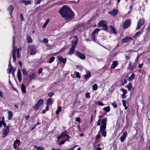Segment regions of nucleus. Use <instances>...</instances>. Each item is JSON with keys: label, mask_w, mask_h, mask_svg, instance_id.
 I'll return each mask as SVG.
<instances>
[{"label": "nucleus", "mask_w": 150, "mask_h": 150, "mask_svg": "<svg viewBox=\"0 0 150 150\" xmlns=\"http://www.w3.org/2000/svg\"><path fill=\"white\" fill-rule=\"evenodd\" d=\"M62 17L66 20L71 19L74 17L73 13L69 8L65 6H63L59 11Z\"/></svg>", "instance_id": "1"}, {"label": "nucleus", "mask_w": 150, "mask_h": 150, "mask_svg": "<svg viewBox=\"0 0 150 150\" xmlns=\"http://www.w3.org/2000/svg\"><path fill=\"white\" fill-rule=\"evenodd\" d=\"M78 38L76 36L72 38L71 42L72 43L71 47L69 49V51L68 53L69 54H72L75 52V47L76 46L77 43Z\"/></svg>", "instance_id": "2"}, {"label": "nucleus", "mask_w": 150, "mask_h": 150, "mask_svg": "<svg viewBox=\"0 0 150 150\" xmlns=\"http://www.w3.org/2000/svg\"><path fill=\"white\" fill-rule=\"evenodd\" d=\"M28 51L31 55H34L36 53V49L34 45H30L28 46Z\"/></svg>", "instance_id": "3"}, {"label": "nucleus", "mask_w": 150, "mask_h": 150, "mask_svg": "<svg viewBox=\"0 0 150 150\" xmlns=\"http://www.w3.org/2000/svg\"><path fill=\"white\" fill-rule=\"evenodd\" d=\"M97 26L98 27H102L104 30L106 31L108 30V27L106 24V22L105 21H100L98 24Z\"/></svg>", "instance_id": "4"}, {"label": "nucleus", "mask_w": 150, "mask_h": 150, "mask_svg": "<svg viewBox=\"0 0 150 150\" xmlns=\"http://www.w3.org/2000/svg\"><path fill=\"white\" fill-rule=\"evenodd\" d=\"M131 20L130 19L127 20L123 25V27L125 29L128 28L130 25Z\"/></svg>", "instance_id": "5"}, {"label": "nucleus", "mask_w": 150, "mask_h": 150, "mask_svg": "<svg viewBox=\"0 0 150 150\" xmlns=\"http://www.w3.org/2000/svg\"><path fill=\"white\" fill-rule=\"evenodd\" d=\"M13 46V48L12 51V57L13 60V62H15L16 59V54L17 50V47L14 46V45Z\"/></svg>", "instance_id": "6"}, {"label": "nucleus", "mask_w": 150, "mask_h": 150, "mask_svg": "<svg viewBox=\"0 0 150 150\" xmlns=\"http://www.w3.org/2000/svg\"><path fill=\"white\" fill-rule=\"evenodd\" d=\"M76 55L82 59H84L86 58L84 54L81 53L78 51H76Z\"/></svg>", "instance_id": "7"}, {"label": "nucleus", "mask_w": 150, "mask_h": 150, "mask_svg": "<svg viewBox=\"0 0 150 150\" xmlns=\"http://www.w3.org/2000/svg\"><path fill=\"white\" fill-rule=\"evenodd\" d=\"M9 126L8 125L6 128V129L4 130L3 132V136H2V137H5L9 133Z\"/></svg>", "instance_id": "8"}, {"label": "nucleus", "mask_w": 150, "mask_h": 150, "mask_svg": "<svg viewBox=\"0 0 150 150\" xmlns=\"http://www.w3.org/2000/svg\"><path fill=\"white\" fill-rule=\"evenodd\" d=\"M106 127H100V133L103 136L105 137L106 134Z\"/></svg>", "instance_id": "9"}, {"label": "nucleus", "mask_w": 150, "mask_h": 150, "mask_svg": "<svg viewBox=\"0 0 150 150\" xmlns=\"http://www.w3.org/2000/svg\"><path fill=\"white\" fill-rule=\"evenodd\" d=\"M132 40V39L131 37H125L124 38L122 39L121 42L122 43H127Z\"/></svg>", "instance_id": "10"}, {"label": "nucleus", "mask_w": 150, "mask_h": 150, "mask_svg": "<svg viewBox=\"0 0 150 150\" xmlns=\"http://www.w3.org/2000/svg\"><path fill=\"white\" fill-rule=\"evenodd\" d=\"M14 8L12 5H10L8 7L7 10L8 11L9 14L11 16H12V13Z\"/></svg>", "instance_id": "11"}, {"label": "nucleus", "mask_w": 150, "mask_h": 150, "mask_svg": "<svg viewBox=\"0 0 150 150\" xmlns=\"http://www.w3.org/2000/svg\"><path fill=\"white\" fill-rule=\"evenodd\" d=\"M107 118H105L103 119L101 121V125L100 127H106L107 125Z\"/></svg>", "instance_id": "12"}, {"label": "nucleus", "mask_w": 150, "mask_h": 150, "mask_svg": "<svg viewBox=\"0 0 150 150\" xmlns=\"http://www.w3.org/2000/svg\"><path fill=\"white\" fill-rule=\"evenodd\" d=\"M20 140L19 139H16V140L14 141L13 143V148L16 149L17 148V146L16 145H18V146H19L20 144Z\"/></svg>", "instance_id": "13"}, {"label": "nucleus", "mask_w": 150, "mask_h": 150, "mask_svg": "<svg viewBox=\"0 0 150 150\" xmlns=\"http://www.w3.org/2000/svg\"><path fill=\"white\" fill-rule=\"evenodd\" d=\"M58 60L60 62H62L63 64H65L67 61L66 58H63L62 57L59 56L58 57Z\"/></svg>", "instance_id": "14"}, {"label": "nucleus", "mask_w": 150, "mask_h": 150, "mask_svg": "<svg viewBox=\"0 0 150 150\" xmlns=\"http://www.w3.org/2000/svg\"><path fill=\"white\" fill-rule=\"evenodd\" d=\"M127 135V133L126 132H123L122 136L120 138V141L121 142H123L124 141Z\"/></svg>", "instance_id": "15"}, {"label": "nucleus", "mask_w": 150, "mask_h": 150, "mask_svg": "<svg viewBox=\"0 0 150 150\" xmlns=\"http://www.w3.org/2000/svg\"><path fill=\"white\" fill-rule=\"evenodd\" d=\"M17 77L19 81V82L21 81L22 80V75L20 69H18V70L17 73Z\"/></svg>", "instance_id": "16"}, {"label": "nucleus", "mask_w": 150, "mask_h": 150, "mask_svg": "<svg viewBox=\"0 0 150 150\" xmlns=\"http://www.w3.org/2000/svg\"><path fill=\"white\" fill-rule=\"evenodd\" d=\"M108 13L111 15L114 16H116L117 13V10L115 9H113L112 11L109 12Z\"/></svg>", "instance_id": "17"}, {"label": "nucleus", "mask_w": 150, "mask_h": 150, "mask_svg": "<svg viewBox=\"0 0 150 150\" xmlns=\"http://www.w3.org/2000/svg\"><path fill=\"white\" fill-rule=\"evenodd\" d=\"M54 99L52 98H50L47 100V105H52L53 103Z\"/></svg>", "instance_id": "18"}, {"label": "nucleus", "mask_w": 150, "mask_h": 150, "mask_svg": "<svg viewBox=\"0 0 150 150\" xmlns=\"http://www.w3.org/2000/svg\"><path fill=\"white\" fill-rule=\"evenodd\" d=\"M86 74L84 75V78L86 79H88L91 76V74L89 71H86Z\"/></svg>", "instance_id": "19"}, {"label": "nucleus", "mask_w": 150, "mask_h": 150, "mask_svg": "<svg viewBox=\"0 0 150 150\" xmlns=\"http://www.w3.org/2000/svg\"><path fill=\"white\" fill-rule=\"evenodd\" d=\"M21 87L22 92L23 93H26V87L25 85L23 83H22L21 85Z\"/></svg>", "instance_id": "20"}, {"label": "nucleus", "mask_w": 150, "mask_h": 150, "mask_svg": "<svg viewBox=\"0 0 150 150\" xmlns=\"http://www.w3.org/2000/svg\"><path fill=\"white\" fill-rule=\"evenodd\" d=\"M20 2L21 3H24L25 5H27L31 4L30 1H25V0H21Z\"/></svg>", "instance_id": "21"}, {"label": "nucleus", "mask_w": 150, "mask_h": 150, "mask_svg": "<svg viewBox=\"0 0 150 150\" xmlns=\"http://www.w3.org/2000/svg\"><path fill=\"white\" fill-rule=\"evenodd\" d=\"M143 30H141H141H140L138 32L134 35L133 37L135 38L137 37H138L141 34Z\"/></svg>", "instance_id": "22"}, {"label": "nucleus", "mask_w": 150, "mask_h": 150, "mask_svg": "<svg viewBox=\"0 0 150 150\" xmlns=\"http://www.w3.org/2000/svg\"><path fill=\"white\" fill-rule=\"evenodd\" d=\"M13 116V113L11 111H8V119L10 120L11 119Z\"/></svg>", "instance_id": "23"}, {"label": "nucleus", "mask_w": 150, "mask_h": 150, "mask_svg": "<svg viewBox=\"0 0 150 150\" xmlns=\"http://www.w3.org/2000/svg\"><path fill=\"white\" fill-rule=\"evenodd\" d=\"M112 65L113 66L112 67V69L115 68L117 65V62L116 61H113L112 62Z\"/></svg>", "instance_id": "24"}, {"label": "nucleus", "mask_w": 150, "mask_h": 150, "mask_svg": "<svg viewBox=\"0 0 150 150\" xmlns=\"http://www.w3.org/2000/svg\"><path fill=\"white\" fill-rule=\"evenodd\" d=\"M43 100L42 99H40L38 101L37 104L39 106H40L43 104Z\"/></svg>", "instance_id": "25"}, {"label": "nucleus", "mask_w": 150, "mask_h": 150, "mask_svg": "<svg viewBox=\"0 0 150 150\" xmlns=\"http://www.w3.org/2000/svg\"><path fill=\"white\" fill-rule=\"evenodd\" d=\"M138 23H139V24H140L142 25H144V19H140L139 21H138Z\"/></svg>", "instance_id": "26"}, {"label": "nucleus", "mask_w": 150, "mask_h": 150, "mask_svg": "<svg viewBox=\"0 0 150 150\" xmlns=\"http://www.w3.org/2000/svg\"><path fill=\"white\" fill-rule=\"evenodd\" d=\"M103 110L107 112H108L110 110V108L109 106H108L107 107H105L103 108Z\"/></svg>", "instance_id": "27"}, {"label": "nucleus", "mask_w": 150, "mask_h": 150, "mask_svg": "<svg viewBox=\"0 0 150 150\" xmlns=\"http://www.w3.org/2000/svg\"><path fill=\"white\" fill-rule=\"evenodd\" d=\"M21 70L24 75H26L28 74V72L25 69H23Z\"/></svg>", "instance_id": "28"}, {"label": "nucleus", "mask_w": 150, "mask_h": 150, "mask_svg": "<svg viewBox=\"0 0 150 150\" xmlns=\"http://www.w3.org/2000/svg\"><path fill=\"white\" fill-rule=\"evenodd\" d=\"M127 87L128 89V91H130L131 90L132 86V83L131 82L129 83L128 84L127 86Z\"/></svg>", "instance_id": "29"}, {"label": "nucleus", "mask_w": 150, "mask_h": 150, "mask_svg": "<svg viewBox=\"0 0 150 150\" xmlns=\"http://www.w3.org/2000/svg\"><path fill=\"white\" fill-rule=\"evenodd\" d=\"M68 133V132H67L66 131H65L62 132L61 134L62 137H63L65 136H66L67 135V134Z\"/></svg>", "instance_id": "30"}, {"label": "nucleus", "mask_w": 150, "mask_h": 150, "mask_svg": "<svg viewBox=\"0 0 150 150\" xmlns=\"http://www.w3.org/2000/svg\"><path fill=\"white\" fill-rule=\"evenodd\" d=\"M91 38L93 40V41H96V35L93 33H91Z\"/></svg>", "instance_id": "31"}, {"label": "nucleus", "mask_w": 150, "mask_h": 150, "mask_svg": "<svg viewBox=\"0 0 150 150\" xmlns=\"http://www.w3.org/2000/svg\"><path fill=\"white\" fill-rule=\"evenodd\" d=\"M122 103L123 105L125 107V109L127 110V107L126 106V101L125 100H123L122 101Z\"/></svg>", "instance_id": "32"}, {"label": "nucleus", "mask_w": 150, "mask_h": 150, "mask_svg": "<svg viewBox=\"0 0 150 150\" xmlns=\"http://www.w3.org/2000/svg\"><path fill=\"white\" fill-rule=\"evenodd\" d=\"M98 88V86L95 83L92 86V88L93 89L94 91H96L97 90Z\"/></svg>", "instance_id": "33"}, {"label": "nucleus", "mask_w": 150, "mask_h": 150, "mask_svg": "<svg viewBox=\"0 0 150 150\" xmlns=\"http://www.w3.org/2000/svg\"><path fill=\"white\" fill-rule=\"evenodd\" d=\"M62 108L60 106L59 107L56 112L57 114H58L61 111Z\"/></svg>", "instance_id": "34"}, {"label": "nucleus", "mask_w": 150, "mask_h": 150, "mask_svg": "<svg viewBox=\"0 0 150 150\" xmlns=\"http://www.w3.org/2000/svg\"><path fill=\"white\" fill-rule=\"evenodd\" d=\"M111 29V31L115 34H116V32L115 30V29L112 26H110Z\"/></svg>", "instance_id": "35"}, {"label": "nucleus", "mask_w": 150, "mask_h": 150, "mask_svg": "<svg viewBox=\"0 0 150 150\" xmlns=\"http://www.w3.org/2000/svg\"><path fill=\"white\" fill-rule=\"evenodd\" d=\"M40 106L36 103L33 109L35 110H37L39 108Z\"/></svg>", "instance_id": "36"}, {"label": "nucleus", "mask_w": 150, "mask_h": 150, "mask_svg": "<svg viewBox=\"0 0 150 150\" xmlns=\"http://www.w3.org/2000/svg\"><path fill=\"white\" fill-rule=\"evenodd\" d=\"M55 59V57H51L49 62V63H51Z\"/></svg>", "instance_id": "37"}, {"label": "nucleus", "mask_w": 150, "mask_h": 150, "mask_svg": "<svg viewBox=\"0 0 150 150\" xmlns=\"http://www.w3.org/2000/svg\"><path fill=\"white\" fill-rule=\"evenodd\" d=\"M49 19H48L46 20L45 23H44V25H43V28H45L47 24L49 23Z\"/></svg>", "instance_id": "38"}, {"label": "nucleus", "mask_w": 150, "mask_h": 150, "mask_svg": "<svg viewBox=\"0 0 150 150\" xmlns=\"http://www.w3.org/2000/svg\"><path fill=\"white\" fill-rule=\"evenodd\" d=\"M29 78L30 79H35V76L34 74H32L30 75L29 76Z\"/></svg>", "instance_id": "39"}, {"label": "nucleus", "mask_w": 150, "mask_h": 150, "mask_svg": "<svg viewBox=\"0 0 150 150\" xmlns=\"http://www.w3.org/2000/svg\"><path fill=\"white\" fill-rule=\"evenodd\" d=\"M80 104V101H78L75 102L74 105L75 107H78Z\"/></svg>", "instance_id": "40"}, {"label": "nucleus", "mask_w": 150, "mask_h": 150, "mask_svg": "<svg viewBox=\"0 0 150 150\" xmlns=\"http://www.w3.org/2000/svg\"><path fill=\"white\" fill-rule=\"evenodd\" d=\"M100 30V29H99V28L96 29L92 33L95 34L96 33H97Z\"/></svg>", "instance_id": "41"}, {"label": "nucleus", "mask_w": 150, "mask_h": 150, "mask_svg": "<svg viewBox=\"0 0 150 150\" xmlns=\"http://www.w3.org/2000/svg\"><path fill=\"white\" fill-rule=\"evenodd\" d=\"M121 90L123 92V94H124L125 95L127 93V91L124 88H121Z\"/></svg>", "instance_id": "42"}, {"label": "nucleus", "mask_w": 150, "mask_h": 150, "mask_svg": "<svg viewBox=\"0 0 150 150\" xmlns=\"http://www.w3.org/2000/svg\"><path fill=\"white\" fill-rule=\"evenodd\" d=\"M11 56L10 57V61L9 62V65H8V66H9L8 68H12V67H13L11 64V61H11Z\"/></svg>", "instance_id": "43"}, {"label": "nucleus", "mask_w": 150, "mask_h": 150, "mask_svg": "<svg viewBox=\"0 0 150 150\" xmlns=\"http://www.w3.org/2000/svg\"><path fill=\"white\" fill-rule=\"evenodd\" d=\"M97 104L101 106H103L104 105V104L102 102L100 101H99L97 102Z\"/></svg>", "instance_id": "44"}, {"label": "nucleus", "mask_w": 150, "mask_h": 150, "mask_svg": "<svg viewBox=\"0 0 150 150\" xmlns=\"http://www.w3.org/2000/svg\"><path fill=\"white\" fill-rule=\"evenodd\" d=\"M75 120L76 121L79 122V123L81 122V120L80 117H76V118Z\"/></svg>", "instance_id": "45"}, {"label": "nucleus", "mask_w": 150, "mask_h": 150, "mask_svg": "<svg viewBox=\"0 0 150 150\" xmlns=\"http://www.w3.org/2000/svg\"><path fill=\"white\" fill-rule=\"evenodd\" d=\"M28 43H30L32 42V39L30 37H28Z\"/></svg>", "instance_id": "46"}, {"label": "nucleus", "mask_w": 150, "mask_h": 150, "mask_svg": "<svg viewBox=\"0 0 150 150\" xmlns=\"http://www.w3.org/2000/svg\"><path fill=\"white\" fill-rule=\"evenodd\" d=\"M141 25H141L139 24V23H137V27L136 28V30H137L139 29L140 28Z\"/></svg>", "instance_id": "47"}, {"label": "nucleus", "mask_w": 150, "mask_h": 150, "mask_svg": "<svg viewBox=\"0 0 150 150\" xmlns=\"http://www.w3.org/2000/svg\"><path fill=\"white\" fill-rule=\"evenodd\" d=\"M9 68L10 69L11 71H12V72H15L16 70V69L14 68L13 67H12V68Z\"/></svg>", "instance_id": "48"}, {"label": "nucleus", "mask_w": 150, "mask_h": 150, "mask_svg": "<svg viewBox=\"0 0 150 150\" xmlns=\"http://www.w3.org/2000/svg\"><path fill=\"white\" fill-rule=\"evenodd\" d=\"M38 150H44V148L41 146H38V149H37Z\"/></svg>", "instance_id": "49"}, {"label": "nucleus", "mask_w": 150, "mask_h": 150, "mask_svg": "<svg viewBox=\"0 0 150 150\" xmlns=\"http://www.w3.org/2000/svg\"><path fill=\"white\" fill-rule=\"evenodd\" d=\"M54 94V93L52 92H50L49 93H48V96L50 97H51L52 96H53Z\"/></svg>", "instance_id": "50"}, {"label": "nucleus", "mask_w": 150, "mask_h": 150, "mask_svg": "<svg viewBox=\"0 0 150 150\" xmlns=\"http://www.w3.org/2000/svg\"><path fill=\"white\" fill-rule=\"evenodd\" d=\"M100 132V131H99L98 132V134L97 135V136L96 137V138L97 139H99V138L100 137V134L99 133Z\"/></svg>", "instance_id": "51"}, {"label": "nucleus", "mask_w": 150, "mask_h": 150, "mask_svg": "<svg viewBox=\"0 0 150 150\" xmlns=\"http://www.w3.org/2000/svg\"><path fill=\"white\" fill-rule=\"evenodd\" d=\"M112 105L113 106V107L114 108H116L117 107V104H116V103H112Z\"/></svg>", "instance_id": "52"}, {"label": "nucleus", "mask_w": 150, "mask_h": 150, "mask_svg": "<svg viewBox=\"0 0 150 150\" xmlns=\"http://www.w3.org/2000/svg\"><path fill=\"white\" fill-rule=\"evenodd\" d=\"M76 76L77 78H80V75L79 72H77L76 73Z\"/></svg>", "instance_id": "53"}, {"label": "nucleus", "mask_w": 150, "mask_h": 150, "mask_svg": "<svg viewBox=\"0 0 150 150\" xmlns=\"http://www.w3.org/2000/svg\"><path fill=\"white\" fill-rule=\"evenodd\" d=\"M12 39H13L12 46H14L15 45V37L14 36H13Z\"/></svg>", "instance_id": "54"}, {"label": "nucleus", "mask_w": 150, "mask_h": 150, "mask_svg": "<svg viewBox=\"0 0 150 150\" xmlns=\"http://www.w3.org/2000/svg\"><path fill=\"white\" fill-rule=\"evenodd\" d=\"M65 142V141H64V140H63V141H61L59 143V145H60L63 144H64Z\"/></svg>", "instance_id": "55"}, {"label": "nucleus", "mask_w": 150, "mask_h": 150, "mask_svg": "<svg viewBox=\"0 0 150 150\" xmlns=\"http://www.w3.org/2000/svg\"><path fill=\"white\" fill-rule=\"evenodd\" d=\"M86 97L88 98H90V94L89 93H87L86 94Z\"/></svg>", "instance_id": "56"}, {"label": "nucleus", "mask_w": 150, "mask_h": 150, "mask_svg": "<svg viewBox=\"0 0 150 150\" xmlns=\"http://www.w3.org/2000/svg\"><path fill=\"white\" fill-rule=\"evenodd\" d=\"M20 16L21 17V20L22 21H23L24 20V18L23 14L21 13L20 14Z\"/></svg>", "instance_id": "57"}, {"label": "nucleus", "mask_w": 150, "mask_h": 150, "mask_svg": "<svg viewBox=\"0 0 150 150\" xmlns=\"http://www.w3.org/2000/svg\"><path fill=\"white\" fill-rule=\"evenodd\" d=\"M48 40L46 38H44V39L43 40V41L44 42L46 43H48Z\"/></svg>", "instance_id": "58"}, {"label": "nucleus", "mask_w": 150, "mask_h": 150, "mask_svg": "<svg viewBox=\"0 0 150 150\" xmlns=\"http://www.w3.org/2000/svg\"><path fill=\"white\" fill-rule=\"evenodd\" d=\"M42 68H40L39 69V71H38V74H40L41 73H42Z\"/></svg>", "instance_id": "59"}, {"label": "nucleus", "mask_w": 150, "mask_h": 150, "mask_svg": "<svg viewBox=\"0 0 150 150\" xmlns=\"http://www.w3.org/2000/svg\"><path fill=\"white\" fill-rule=\"evenodd\" d=\"M139 57H140L138 55H137V57L135 61V62L136 63L138 62V59L139 58Z\"/></svg>", "instance_id": "60"}, {"label": "nucleus", "mask_w": 150, "mask_h": 150, "mask_svg": "<svg viewBox=\"0 0 150 150\" xmlns=\"http://www.w3.org/2000/svg\"><path fill=\"white\" fill-rule=\"evenodd\" d=\"M78 145H76L75 146H74L73 147H72V148H71L70 149H66V150H74V149Z\"/></svg>", "instance_id": "61"}, {"label": "nucleus", "mask_w": 150, "mask_h": 150, "mask_svg": "<svg viewBox=\"0 0 150 150\" xmlns=\"http://www.w3.org/2000/svg\"><path fill=\"white\" fill-rule=\"evenodd\" d=\"M42 0H38L36 2V4H39L40 3V2L42 1Z\"/></svg>", "instance_id": "62"}, {"label": "nucleus", "mask_w": 150, "mask_h": 150, "mask_svg": "<svg viewBox=\"0 0 150 150\" xmlns=\"http://www.w3.org/2000/svg\"><path fill=\"white\" fill-rule=\"evenodd\" d=\"M143 64V63H142L141 64H139V68H141L142 67V66Z\"/></svg>", "instance_id": "63"}, {"label": "nucleus", "mask_w": 150, "mask_h": 150, "mask_svg": "<svg viewBox=\"0 0 150 150\" xmlns=\"http://www.w3.org/2000/svg\"><path fill=\"white\" fill-rule=\"evenodd\" d=\"M93 120V115L92 114L91 117L90 122L91 123Z\"/></svg>", "instance_id": "64"}]
</instances>
